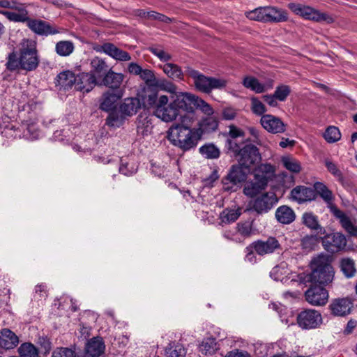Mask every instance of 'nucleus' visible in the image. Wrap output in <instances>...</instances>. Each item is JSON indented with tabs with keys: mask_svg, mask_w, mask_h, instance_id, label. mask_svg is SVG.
<instances>
[{
	"mask_svg": "<svg viewBox=\"0 0 357 357\" xmlns=\"http://www.w3.org/2000/svg\"><path fill=\"white\" fill-rule=\"evenodd\" d=\"M198 116L194 110L186 112V113L181 116L180 122L174 123L172 125H178L180 128L186 129H192L191 127L197 121Z\"/></svg>",
	"mask_w": 357,
	"mask_h": 357,
	"instance_id": "a19ab883",
	"label": "nucleus"
},
{
	"mask_svg": "<svg viewBox=\"0 0 357 357\" xmlns=\"http://www.w3.org/2000/svg\"><path fill=\"white\" fill-rule=\"evenodd\" d=\"M291 197L298 204H302L314 200L316 198V192L311 188L298 185L291 191Z\"/></svg>",
	"mask_w": 357,
	"mask_h": 357,
	"instance_id": "bb28decb",
	"label": "nucleus"
},
{
	"mask_svg": "<svg viewBox=\"0 0 357 357\" xmlns=\"http://www.w3.org/2000/svg\"><path fill=\"white\" fill-rule=\"evenodd\" d=\"M305 297L310 305L323 306L328 302V292L321 286L312 285L305 292Z\"/></svg>",
	"mask_w": 357,
	"mask_h": 357,
	"instance_id": "2eb2a0df",
	"label": "nucleus"
},
{
	"mask_svg": "<svg viewBox=\"0 0 357 357\" xmlns=\"http://www.w3.org/2000/svg\"><path fill=\"white\" fill-rule=\"evenodd\" d=\"M261 126L268 132L272 134L284 133L287 125L282 119L272 114H264L261 117Z\"/></svg>",
	"mask_w": 357,
	"mask_h": 357,
	"instance_id": "f3484780",
	"label": "nucleus"
},
{
	"mask_svg": "<svg viewBox=\"0 0 357 357\" xmlns=\"http://www.w3.org/2000/svg\"><path fill=\"white\" fill-rule=\"evenodd\" d=\"M252 248L261 256L271 254L280 248L279 241L274 237H269L266 241L258 240L252 243Z\"/></svg>",
	"mask_w": 357,
	"mask_h": 357,
	"instance_id": "4be33fe9",
	"label": "nucleus"
},
{
	"mask_svg": "<svg viewBox=\"0 0 357 357\" xmlns=\"http://www.w3.org/2000/svg\"><path fill=\"white\" fill-rule=\"evenodd\" d=\"M189 75L193 79L196 88L204 93H210L213 89H222L227 83L224 79L206 77L195 70H190Z\"/></svg>",
	"mask_w": 357,
	"mask_h": 357,
	"instance_id": "6e6552de",
	"label": "nucleus"
},
{
	"mask_svg": "<svg viewBox=\"0 0 357 357\" xmlns=\"http://www.w3.org/2000/svg\"><path fill=\"white\" fill-rule=\"evenodd\" d=\"M303 225L312 230H316L318 234H325L326 229L319 222L318 217L312 212H305L303 214Z\"/></svg>",
	"mask_w": 357,
	"mask_h": 357,
	"instance_id": "72a5a7b5",
	"label": "nucleus"
},
{
	"mask_svg": "<svg viewBox=\"0 0 357 357\" xmlns=\"http://www.w3.org/2000/svg\"><path fill=\"white\" fill-rule=\"evenodd\" d=\"M297 323L303 329H313L318 328L322 324L321 313L316 310H305L297 316Z\"/></svg>",
	"mask_w": 357,
	"mask_h": 357,
	"instance_id": "ddd939ff",
	"label": "nucleus"
},
{
	"mask_svg": "<svg viewBox=\"0 0 357 357\" xmlns=\"http://www.w3.org/2000/svg\"><path fill=\"white\" fill-rule=\"evenodd\" d=\"M341 270L347 278H351L356 273L354 262L351 259H343L341 261Z\"/></svg>",
	"mask_w": 357,
	"mask_h": 357,
	"instance_id": "603ef678",
	"label": "nucleus"
},
{
	"mask_svg": "<svg viewBox=\"0 0 357 357\" xmlns=\"http://www.w3.org/2000/svg\"><path fill=\"white\" fill-rule=\"evenodd\" d=\"M17 54L15 51L9 53L5 64L6 70L10 72L24 70L34 71L40 63V57L35 42L29 39L23 40Z\"/></svg>",
	"mask_w": 357,
	"mask_h": 357,
	"instance_id": "f257e3e1",
	"label": "nucleus"
},
{
	"mask_svg": "<svg viewBox=\"0 0 357 357\" xmlns=\"http://www.w3.org/2000/svg\"><path fill=\"white\" fill-rule=\"evenodd\" d=\"M109 115L106 119V124L110 127H119L121 126L125 119V115L123 114L120 110L114 109L112 111L107 112Z\"/></svg>",
	"mask_w": 357,
	"mask_h": 357,
	"instance_id": "ea45409f",
	"label": "nucleus"
},
{
	"mask_svg": "<svg viewBox=\"0 0 357 357\" xmlns=\"http://www.w3.org/2000/svg\"><path fill=\"white\" fill-rule=\"evenodd\" d=\"M196 100L197 96L195 95L190 93L176 92L173 102L180 113V110L185 112L194 110Z\"/></svg>",
	"mask_w": 357,
	"mask_h": 357,
	"instance_id": "5701e85b",
	"label": "nucleus"
},
{
	"mask_svg": "<svg viewBox=\"0 0 357 357\" xmlns=\"http://www.w3.org/2000/svg\"><path fill=\"white\" fill-rule=\"evenodd\" d=\"M89 73L100 81L112 68L109 66L105 59L94 56L90 60Z\"/></svg>",
	"mask_w": 357,
	"mask_h": 357,
	"instance_id": "393cba45",
	"label": "nucleus"
},
{
	"mask_svg": "<svg viewBox=\"0 0 357 357\" xmlns=\"http://www.w3.org/2000/svg\"><path fill=\"white\" fill-rule=\"evenodd\" d=\"M229 151L232 153L238 164L244 167L245 169H250L251 167L261 159L258 148L252 144L241 146L238 142L229 141Z\"/></svg>",
	"mask_w": 357,
	"mask_h": 357,
	"instance_id": "39448f33",
	"label": "nucleus"
},
{
	"mask_svg": "<svg viewBox=\"0 0 357 357\" xmlns=\"http://www.w3.org/2000/svg\"><path fill=\"white\" fill-rule=\"evenodd\" d=\"M153 86L171 94H175L177 92V86L165 78H157Z\"/></svg>",
	"mask_w": 357,
	"mask_h": 357,
	"instance_id": "a18cd8bd",
	"label": "nucleus"
},
{
	"mask_svg": "<svg viewBox=\"0 0 357 357\" xmlns=\"http://www.w3.org/2000/svg\"><path fill=\"white\" fill-rule=\"evenodd\" d=\"M52 357H76V355L73 349L61 347L53 351Z\"/></svg>",
	"mask_w": 357,
	"mask_h": 357,
	"instance_id": "e2e57ef3",
	"label": "nucleus"
},
{
	"mask_svg": "<svg viewBox=\"0 0 357 357\" xmlns=\"http://www.w3.org/2000/svg\"><path fill=\"white\" fill-rule=\"evenodd\" d=\"M245 16L251 20L262 22L280 23L288 20L287 10L275 6L259 7L246 12Z\"/></svg>",
	"mask_w": 357,
	"mask_h": 357,
	"instance_id": "423d86ee",
	"label": "nucleus"
},
{
	"mask_svg": "<svg viewBox=\"0 0 357 357\" xmlns=\"http://www.w3.org/2000/svg\"><path fill=\"white\" fill-rule=\"evenodd\" d=\"M17 8H12L17 12H12L7 10H0V14L4 15L8 20L15 22H26L28 20V11L26 8L22 4L19 3L17 6Z\"/></svg>",
	"mask_w": 357,
	"mask_h": 357,
	"instance_id": "c756f323",
	"label": "nucleus"
},
{
	"mask_svg": "<svg viewBox=\"0 0 357 357\" xmlns=\"http://www.w3.org/2000/svg\"><path fill=\"white\" fill-rule=\"evenodd\" d=\"M251 101V110L252 112L258 116H263L266 112V109L264 103L259 100L257 97H252Z\"/></svg>",
	"mask_w": 357,
	"mask_h": 357,
	"instance_id": "5fc2aeb1",
	"label": "nucleus"
},
{
	"mask_svg": "<svg viewBox=\"0 0 357 357\" xmlns=\"http://www.w3.org/2000/svg\"><path fill=\"white\" fill-rule=\"evenodd\" d=\"M19 342L17 336L10 329L4 328L0 331V347L5 349H11Z\"/></svg>",
	"mask_w": 357,
	"mask_h": 357,
	"instance_id": "7c9ffc66",
	"label": "nucleus"
},
{
	"mask_svg": "<svg viewBox=\"0 0 357 357\" xmlns=\"http://www.w3.org/2000/svg\"><path fill=\"white\" fill-rule=\"evenodd\" d=\"M140 77L144 81V82L149 86H153L156 82L157 77H155L154 72L149 69H143L140 74Z\"/></svg>",
	"mask_w": 357,
	"mask_h": 357,
	"instance_id": "bf43d9fd",
	"label": "nucleus"
},
{
	"mask_svg": "<svg viewBox=\"0 0 357 357\" xmlns=\"http://www.w3.org/2000/svg\"><path fill=\"white\" fill-rule=\"evenodd\" d=\"M26 24L31 31L40 36L54 35L59 33L48 22L42 20L33 19L28 16Z\"/></svg>",
	"mask_w": 357,
	"mask_h": 357,
	"instance_id": "412c9836",
	"label": "nucleus"
},
{
	"mask_svg": "<svg viewBox=\"0 0 357 357\" xmlns=\"http://www.w3.org/2000/svg\"><path fill=\"white\" fill-rule=\"evenodd\" d=\"M151 52L162 61H168L172 59L171 55L161 48L153 47Z\"/></svg>",
	"mask_w": 357,
	"mask_h": 357,
	"instance_id": "338daca9",
	"label": "nucleus"
},
{
	"mask_svg": "<svg viewBox=\"0 0 357 357\" xmlns=\"http://www.w3.org/2000/svg\"><path fill=\"white\" fill-rule=\"evenodd\" d=\"M76 77V82L74 86L77 91L88 93L95 86H98V81L89 72L82 73Z\"/></svg>",
	"mask_w": 357,
	"mask_h": 357,
	"instance_id": "a878e982",
	"label": "nucleus"
},
{
	"mask_svg": "<svg viewBox=\"0 0 357 357\" xmlns=\"http://www.w3.org/2000/svg\"><path fill=\"white\" fill-rule=\"evenodd\" d=\"M281 161L283 166L292 173L298 174L301 170V165L299 161L292 157H283Z\"/></svg>",
	"mask_w": 357,
	"mask_h": 357,
	"instance_id": "de8ad7c7",
	"label": "nucleus"
},
{
	"mask_svg": "<svg viewBox=\"0 0 357 357\" xmlns=\"http://www.w3.org/2000/svg\"><path fill=\"white\" fill-rule=\"evenodd\" d=\"M0 133L7 138H17L21 136L20 127L16 126V123L10 121L8 116L0 117Z\"/></svg>",
	"mask_w": 357,
	"mask_h": 357,
	"instance_id": "cd10ccee",
	"label": "nucleus"
},
{
	"mask_svg": "<svg viewBox=\"0 0 357 357\" xmlns=\"http://www.w3.org/2000/svg\"><path fill=\"white\" fill-rule=\"evenodd\" d=\"M93 49L97 52H103L117 61H128L131 59L128 52L119 49L113 43H106Z\"/></svg>",
	"mask_w": 357,
	"mask_h": 357,
	"instance_id": "aec40b11",
	"label": "nucleus"
},
{
	"mask_svg": "<svg viewBox=\"0 0 357 357\" xmlns=\"http://www.w3.org/2000/svg\"><path fill=\"white\" fill-rule=\"evenodd\" d=\"M17 351L20 357H37L38 355V349L30 342L22 344Z\"/></svg>",
	"mask_w": 357,
	"mask_h": 357,
	"instance_id": "49530a36",
	"label": "nucleus"
},
{
	"mask_svg": "<svg viewBox=\"0 0 357 357\" xmlns=\"http://www.w3.org/2000/svg\"><path fill=\"white\" fill-rule=\"evenodd\" d=\"M163 72L171 79H181L183 78V72L181 68L174 63H167L160 66Z\"/></svg>",
	"mask_w": 357,
	"mask_h": 357,
	"instance_id": "58836bf2",
	"label": "nucleus"
},
{
	"mask_svg": "<svg viewBox=\"0 0 357 357\" xmlns=\"http://www.w3.org/2000/svg\"><path fill=\"white\" fill-rule=\"evenodd\" d=\"M325 140L328 143H334L341 139V133L338 128L329 126L324 133Z\"/></svg>",
	"mask_w": 357,
	"mask_h": 357,
	"instance_id": "8fccbe9b",
	"label": "nucleus"
},
{
	"mask_svg": "<svg viewBox=\"0 0 357 357\" xmlns=\"http://www.w3.org/2000/svg\"><path fill=\"white\" fill-rule=\"evenodd\" d=\"M314 192H317L326 204L328 205L332 204L334 196L332 191L325 184L321 182H316L314 185Z\"/></svg>",
	"mask_w": 357,
	"mask_h": 357,
	"instance_id": "e433bc0d",
	"label": "nucleus"
},
{
	"mask_svg": "<svg viewBox=\"0 0 357 357\" xmlns=\"http://www.w3.org/2000/svg\"><path fill=\"white\" fill-rule=\"evenodd\" d=\"M195 107L199 108L200 110L207 116L213 115L214 112L213 109L209 104H208L204 100L199 98L197 96L195 102Z\"/></svg>",
	"mask_w": 357,
	"mask_h": 357,
	"instance_id": "680f3d73",
	"label": "nucleus"
},
{
	"mask_svg": "<svg viewBox=\"0 0 357 357\" xmlns=\"http://www.w3.org/2000/svg\"><path fill=\"white\" fill-rule=\"evenodd\" d=\"M198 125L199 128L197 129L199 130L201 135L203 132L209 133L215 131L218 128V121L217 118L211 115L203 119Z\"/></svg>",
	"mask_w": 357,
	"mask_h": 357,
	"instance_id": "f704fd0d",
	"label": "nucleus"
},
{
	"mask_svg": "<svg viewBox=\"0 0 357 357\" xmlns=\"http://www.w3.org/2000/svg\"><path fill=\"white\" fill-rule=\"evenodd\" d=\"M278 202L274 192H265L257 196L251 202V209L261 215L269 212Z\"/></svg>",
	"mask_w": 357,
	"mask_h": 357,
	"instance_id": "9d476101",
	"label": "nucleus"
},
{
	"mask_svg": "<svg viewBox=\"0 0 357 357\" xmlns=\"http://www.w3.org/2000/svg\"><path fill=\"white\" fill-rule=\"evenodd\" d=\"M275 171L274 166L271 164H260L255 169L254 180L267 187L268 182L275 176Z\"/></svg>",
	"mask_w": 357,
	"mask_h": 357,
	"instance_id": "b1692460",
	"label": "nucleus"
},
{
	"mask_svg": "<svg viewBox=\"0 0 357 357\" xmlns=\"http://www.w3.org/2000/svg\"><path fill=\"white\" fill-rule=\"evenodd\" d=\"M275 215L276 220L284 225L291 223L296 218L293 209L286 205L279 206L275 211Z\"/></svg>",
	"mask_w": 357,
	"mask_h": 357,
	"instance_id": "2f4dec72",
	"label": "nucleus"
},
{
	"mask_svg": "<svg viewBox=\"0 0 357 357\" xmlns=\"http://www.w3.org/2000/svg\"><path fill=\"white\" fill-rule=\"evenodd\" d=\"M48 296L47 287L44 283L37 284L34 289V299L43 301L45 300Z\"/></svg>",
	"mask_w": 357,
	"mask_h": 357,
	"instance_id": "13d9d810",
	"label": "nucleus"
},
{
	"mask_svg": "<svg viewBox=\"0 0 357 357\" xmlns=\"http://www.w3.org/2000/svg\"><path fill=\"white\" fill-rule=\"evenodd\" d=\"M239 210L225 209L220 213V219L223 223H231L236 221L240 216Z\"/></svg>",
	"mask_w": 357,
	"mask_h": 357,
	"instance_id": "3c124183",
	"label": "nucleus"
},
{
	"mask_svg": "<svg viewBox=\"0 0 357 357\" xmlns=\"http://www.w3.org/2000/svg\"><path fill=\"white\" fill-rule=\"evenodd\" d=\"M253 221L240 222L236 224V231H225L223 236L231 241L242 243L245 238H250L254 234Z\"/></svg>",
	"mask_w": 357,
	"mask_h": 357,
	"instance_id": "4468645a",
	"label": "nucleus"
},
{
	"mask_svg": "<svg viewBox=\"0 0 357 357\" xmlns=\"http://www.w3.org/2000/svg\"><path fill=\"white\" fill-rule=\"evenodd\" d=\"M288 8L296 15H300L305 20L327 24L334 22V18L331 15L326 13H321L310 6L290 3L288 4Z\"/></svg>",
	"mask_w": 357,
	"mask_h": 357,
	"instance_id": "0eeeda50",
	"label": "nucleus"
},
{
	"mask_svg": "<svg viewBox=\"0 0 357 357\" xmlns=\"http://www.w3.org/2000/svg\"><path fill=\"white\" fill-rule=\"evenodd\" d=\"M326 167L328 172H331L334 176H335L339 181L342 180V174L334 162L331 161H326Z\"/></svg>",
	"mask_w": 357,
	"mask_h": 357,
	"instance_id": "69168bd1",
	"label": "nucleus"
},
{
	"mask_svg": "<svg viewBox=\"0 0 357 357\" xmlns=\"http://www.w3.org/2000/svg\"><path fill=\"white\" fill-rule=\"evenodd\" d=\"M140 101L137 98H128L124 99L120 105V112L125 116H132L137 113L140 108Z\"/></svg>",
	"mask_w": 357,
	"mask_h": 357,
	"instance_id": "473e14b6",
	"label": "nucleus"
},
{
	"mask_svg": "<svg viewBox=\"0 0 357 357\" xmlns=\"http://www.w3.org/2000/svg\"><path fill=\"white\" fill-rule=\"evenodd\" d=\"M250 169H245L239 164L231 167L227 175L222 178L223 188L225 191L232 190L233 187L244 182Z\"/></svg>",
	"mask_w": 357,
	"mask_h": 357,
	"instance_id": "9b49d317",
	"label": "nucleus"
},
{
	"mask_svg": "<svg viewBox=\"0 0 357 357\" xmlns=\"http://www.w3.org/2000/svg\"><path fill=\"white\" fill-rule=\"evenodd\" d=\"M347 242L345 236L339 232L325 234L324 236L321 238L324 248L327 252L333 254L344 250Z\"/></svg>",
	"mask_w": 357,
	"mask_h": 357,
	"instance_id": "f8f14e48",
	"label": "nucleus"
},
{
	"mask_svg": "<svg viewBox=\"0 0 357 357\" xmlns=\"http://www.w3.org/2000/svg\"><path fill=\"white\" fill-rule=\"evenodd\" d=\"M291 93L290 87L287 85L282 84L276 87L274 92L275 97L278 100L284 101Z\"/></svg>",
	"mask_w": 357,
	"mask_h": 357,
	"instance_id": "4d7b16f0",
	"label": "nucleus"
},
{
	"mask_svg": "<svg viewBox=\"0 0 357 357\" xmlns=\"http://www.w3.org/2000/svg\"><path fill=\"white\" fill-rule=\"evenodd\" d=\"M159 96L156 93H152L145 96L144 103L146 106L152 107H154L156 109L158 107Z\"/></svg>",
	"mask_w": 357,
	"mask_h": 357,
	"instance_id": "0e129e2a",
	"label": "nucleus"
},
{
	"mask_svg": "<svg viewBox=\"0 0 357 357\" xmlns=\"http://www.w3.org/2000/svg\"><path fill=\"white\" fill-rule=\"evenodd\" d=\"M200 351L205 355H211L218 349L217 342L215 338H206L199 346Z\"/></svg>",
	"mask_w": 357,
	"mask_h": 357,
	"instance_id": "09e8293b",
	"label": "nucleus"
},
{
	"mask_svg": "<svg viewBox=\"0 0 357 357\" xmlns=\"http://www.w3.org/2000/svg\"><path fill=\"white\" fill-rule=\"evenodd\" d=\"M123 96V91H112L107 90L104 92L99 100V108L104 112H109L117 109L118 102Z\"/></svg>",
	"mask_w": 357,
	"mask_h": 357,
	"instance_id": "a211bd4d",
	"label": "nucleus"
},
{
	"mask_svg": "<svg viewBox=\"0 0 357 357\" xmlns=\"http://www.w3.org/2000/svg\"><path fill=\"white\" fill-rule=\"evenodd\" d=\"M243 85L257 93H261L266 91V85L259 82L255 77L247 76L243 78Z\"/></svg>",
	"mask_w": 357,
	"mask_h": 357,
	"instance_id": "c9c22d12",
	"label": "nucleus"
},
{
	"mask_svg": "<svg viewBox=\"0 0 357 357\" xmlns=\"http://www.w3.org/2000/svg\"><path fill=\"white\" fill-rule=\"evenodd\" d=\"M137 166L134 164H130L128 162H125L123 160H121L119 167L120 173L126 176H131L137 172Z\"/></svg>",
	"mask_w": 357,
	"mask_h": 357,
	"instance_id": "052dcab7",
	"label": "nucleus"
},
{
	"mask_svg": "<svg viewBox=\"0 0 357 357\" xmlns=\"http://www.w3.org/2000/svg\"><path fill=\"white\" fill-rule=\"evenodd\" d=\"M310 267L312 271L308 275L310 282L328 284L333 281L335 272L328 255L321 254L313 258Z\"/></svg>",
	"mask_w": 357,
	"mask_h": 357,
	"instance_id": "20e7f679",
	"label": "nucleus"
},
{
	"mask_svg": "<svg viewBox=\"0 0 357 357\" xmlns=\"http://www.w3.org/2000/svg\"><path fill=\"white\" fill-rule=\"evenodd\" d=\"M199 138V130L196 128L186 129L178 125H172L167 130L168 140L183 151L196 147Z\"/></svg>",
	"mask_w": 357,
	"mask_h": 357,
	"instance_id": "7ed1b4c3",
	"label": "nucleus"
},
{
	"mask_svg": "<svg viewBox=\"0 0 357 357\" xmlns=\"http://www.w3.org/2000/svg\"><path fill=\"white\" fill-rule=\"evenodd\" d=\"M57 77L59 84L64 89L71 88L76 82L75 75L70 71L62 72L58 75Z\"/></svg>",
	"mask_w": 357,
	"mask_h": 357,
	"instance_id": "79ce46f5",
	"label": "nucleus"
},
{
	"mask_svg": "<svg viewBox=\"0 0 357 357\" xmlns=\"http://www.w3.org/2000/svg\"><path fill=\"white\" fill-rule=\"evenodd\" d=\"M41 110V104L34 100L29 101L23 106V111L27 113V116L24 117L21 125L18 126L21 130V136L17 138L34 140L39 137L40 130L36 124Z\"/></svg>",
	"mask_w": 357,
	"mask_h": 357,
	"instance_id": "f03ea898",
	"label": "nucleus"
},
{
	"mask_svg": "<svg viewBox=\"0 0 357 357\" xmlns=\"http://www.w3.org/2000/svg\"><path fill=\"white\" fill-rule=\"evenodd\" d=\"M199 153L208 159H217L220 157V149L213 144H207L199 148Z\"/></svg>",
	"mask_w": 357,
	"mask_h": 357,
	"instance_id": "37998d69",
	"label": "nucleus"
},
{
	"mask_svg": "<svg viewBox=\"0 0 357 357\" xmlns=\"http://www.w3.org/2000/svg\"><path fill=\"white\" fill-rule=\"evenodd\" d=\"M75 47L72 42L68 40L59 41L56 44V52L61 56H68L73 53Z\"/></svg>",
	"mask_w": 357,
	"mask_h": 357,
	"instance_id": "c03bdc74",
	"label": "nucleus"
},
{
	"mask_svg": "<svg viewBox=\"0 0 357 357\" xmlns=\"http://www.w3.org/2000/svg\"><path fill=\"white\" fill-rule=\"evenodd\" d=\"M340 223L342 227L351 235H357V228L352 224L349 217L343 220Z\"/></svg>",
	"mask_w": 357,
	"mask_h": 357,
	"instance_id": "774afa93",
	"label": "nucleus"
},
{
	"mask_svg": "<svg viewBox=\"0 0 357 357\" xmlns=\"http://www.w3.org/2000/svg\"><path fill=\"white\" fill-rule=\"evenodd\" d=\"M353 300L349 297L333 299L328 305L331 314L335 317H346L351 312Z\"/></svg>",
	"mask_w": 357,
	"mask_h": 357,
	"instance_id": "dca6fc26",
	"label": "nucleus"
},
{
	"mask_svg": "<svg viewBox=\"0 0 357 357\" xmlns=\"http://www.w3.org/2000/svg\"><path fill=\"white\" fill-rule=\"evenodd\" d=\"M229 132H228V138L226 140V147L228 151H229V141H233L234 142H237L236 138L243 137L245 133L244 132L238 128L236 126L231 125L229 127Z\"/></svg>",
	"mask_w": 357,
	"mask_h": 357,
	"instance_id": "864d4df0",
	"label": "nucleus"
},
{
	"mask_svg": "<svg viewBox=\"0 0 357 357\" xmlns=\"http://www.w3.org/2000/svg\"><path fill=\"white\" fill-rule=\"evenodd\" d=\"M266 188V186L262 185L260 182L254 181L248 183L243 188V193L249 197H256L262 190Z\"/></svg>",
	"mask_w": 357,
	"mask_h": 357,
	"instance_id": "4c0bfd02",
	"label": "nucleus"
},
{
	"mask_svg": "<svg viewBox=\"0 0 357 357\" xmlns=\"http://www.w3.org/2000/svg\"><path fill=\"white\" fill-rule=\"evenodd\" d=\"M168 102L169 98L167 96H160L158 107L154 111L155 116L166 123L174 121L180 115L173 100L169 103Z\"/></svg>",
	"mask_w": 357,
	"mask_h": 357,
	"instance_id": "1a4fd4ad",
	"label": "nucleus"
},
{
	"mask_svg": "<svg viewBox=\"0 0 357 357\" xmlns=\"http://www.w3.org/2000/svg\"><path fill=\"white\" fill-rule=\"evenodd\" d=\"M105 349V345L102 338L96 337L88 341L85 351L89 357H99L104 353Z\"/></svg>",
	"mask_w": 357,
	"mask_h": 357,
	"instance_id": "c85d7f7f",
	"label": "nucleus"
},
{
	"mask_svg": "<svg viewBox=\"0 0 357 357\" xmlns=\"http://www.w3.org/2000/svg\"><path fill=\"white\" fill-rule=\"evenodd\" d=\"M167 357H185L186 351L183 345L176 344L166 349Z\"/></svg>",
	"mask_w": 357,
	"mask_h": 357,
	"instance_id": "6e6d98bb",
	"label": "nucleus"
},
{
	"mask_svg": "<svg viewBox=\"0 0 357 357\" xmlns=\"http://www.w3.org/2000/svg\"><path fill=\"white\" fill-rule=\"evenodd\" d=\"M124 78L125 76L123 74L116 73L112 68L100 81H98V86H105L112 89V91H124L121 87Z\"/></svg>",
	"mask_w": 357,
	"mask_h": 357,
	"instance_id": "6ab92c4d",
	"label": "nucleus"
}]
</instances>
